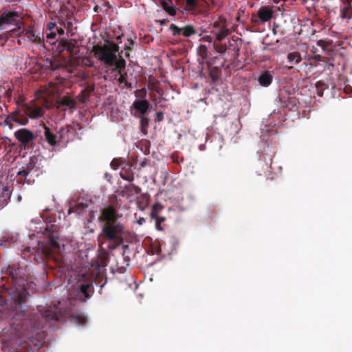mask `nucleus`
I'll return each instance as SVG.
<instances>
[{
  "mask_svg": "<svg viewBox=\"0 0 352 352\" xmlns=\"http://www.w3.org/2000/svg\"><path fill=\"white\" fill-rule=\"evenodd\" d=\"M25 290L17 293L10 304L12 323L8 335L1 337L2 350L5 352H25L30 347L41 345L44 333V322H58L59 315L54 309L39 311L38 314L29 311L27 316Z\"/></svg>",
  "mask_w": 352,
  "mask_h": 352,
  "instance_id": "f257e3e1",
  "label": "nucleus"
},
{
  "mask_svg": "<svg viewBox=\"0 0 352 352\" xmlns=\"http://www.w3.org/2000/svg\"><path fill=\"white\" fill-rule=\"evenodd\" d=\"M122 214L118 212L112 206L101 209L98 218L100 227L98 241L101 248L107 243L106 248L113 250L124 242L129 231L125 224L122 222Z\"/></svg>",
  "mask_w": 352,
  "mask_h": 352,
  "instance_id": "f03ea898",
  "label": "nucleus"
},
{
  "mask_svg": "<svg viewBox=\"0 0 352 352\" xmlns=\"http://www.w3.org/2000/svg\"><path fill=\"white\" fill-rule=\"evenodd\" d=\"M120 47L113 42L107 45H94L93 52L96 58L102 61L106 66L113 67L117 60L116 53L119 52Z\"/></svg>",
  "mask_w": 352,
  "mask_h": 352,
  "instance_id": "7ed1b4c3",
  "label": "nucleus"
},
{
  "mask_svg": "<svg viewBox=\"0 0 352 352\" xmlns=\"http://www.w3.org/2000/svg\"><path fill=\"white\" fill-rule=\"evenodd\" d=\"M29 121V117L27 112V104L23 106L21 109L14 111L8 114L5 120L4 123L8 126L10 129L14 128V123L19 125H27Z\"/></svg>",
  "mask_w": 352,
  "mask_h": 352,
  "instance_id": "20e7f679",
  "label": "nucleus"
},
{
  "mask_svg": "<svg viewBox=\"0 0 352 352\" xmlns=\"http://www.w3.org/2000/svg\"><path fill=\"white\" fill-rule=\"evenodd\" d=\"M14 135L25 149L33 148L35 146L34 141L36 135L27 128H21L14 133Z\"/></svg>",
  "mask_w": 352,
  "mask_h": 352,
  "instance_id": "39448f33",
  "label": "nucleus"
},
{
  "mask_svg": "<svg viewBox=\"0 0 352 352\" xmlns=\"http://www.w3.org/2000/svg\"><path fill=\"white\" fill-rule=\"evenodd\" d=\"M213 30L212 32L218 41H221L230 34V30L227 26L226 17L220 16L218 20L212 23Z\"/></svg>",
  "mask_w": 352,
  "mask_h": 352,
  "instance_id": "423d86ee",
  "label": "nucleus"
},
{
  "mask_svg": "<svg viewBox=\"0 0 352 352\" xmlns=\"http://www.w3.org/2000/svg\"><path fill=\"white\" fill-rule=\"evenodd\" d=\"M169 29L174 36H183L184 37H190L195 35L197 33V30L192 25H186L181 28L177 25L172 23L170 25Z\"/></svg>",
  "mask_w": 352,
  "mask_h": 352,
  "instance_id": "0eeeda50",
  "label": "nucleus"
},
{
  "mask_svg": "<svg viewBox=\"0 0 352 352\" xmlns=\"http://www.w3.org/2000/svg\"><path fill=\"white\" fill-rule=\"evenodd\" d=\"M60 45L62 51H66L72 56L76 55L80 52L78 42L74 38L67 40L62 38L60 39Z\"/></svg>",
  "mask_w": 352,
  "mask_h": 352,
  "instance_id": "6e6552de",
  "label": "nucleus"
},
{
  "mask_svg": "<svg viewBox=\"0 0 352 352\" xmlns=\"http://www.w3.org/2000/svg\"><path fill=\"white\" fill-rule=\"evenodd\" d=\"M43 136L44 140L49 144L50 146L54 147L60 145V141L58 139V132H54L51 128L43 124Z\"/></svg>",
  "mask_w": 352,
  "mask_h": 352,
  "instance_id": "1a4fd4ad",
  "label": "nucleus"
},
{
  "mask_svg": "<svg viewBox=\"0 0 352 352\" xmlns=\"http://www.w3.org/2000/svg\"><path fill=\"white\" fill-rule=\"evenodd\" d=\"M20 17L17 11L6 10L0 15V30H3V25H10Z\"/></svg>",
  "mask_w": 352,
  "mask_h": 352,
  "instance_id": "9d476101",
  "label": "nucleus"
},
{
  "mask_svg": "<svg viewBox=\"0 0 352 352\" xmlns=\"http://www.w3.org/2000/svg\"><path fill=\"white\" fill-rule=\"evenodd\" d=\"M178 6L189 13L196 14L198 11L200 0H175Z\"/></svg>",
  "mask_w": 352,
  "mask_h": 352,
  "instance_id": "9b49d317",
  "label": "nucleus"
},
{
  "mask_svg": "<svg viewBox=\"0 0 352 352\" xmlns=\"http://www.w3.org/2000/svg\"><path fill=\"white\" fill-rule=\"evenodd\" d=\"M45 234L48 237L51 248L56 250L60 249V245L57 241L58 235L56 227L54 226H47L45 230Z\"/></svg>",
  "mask_w": 352,
  "mask_h": 352,
  "instance_id": "f8f14e48",
  "label": "nucleus"
},
{
  "mask_svg": "<svg viewBox=\"0 0 352 352\" xmlns=\"http://www.w3.org/2000/svg\"><path fill=\"white\" fill-rule=\"evenodd\" d=\"M274 14L273 8L270 6H261L258 10L257 16L259 21L265 23L272 19Z\"/></svg>",
  "mask_w": 352,
  "mask_h": 352,
  "instance_id": "ddd939ff",
  "label": "nucleus"
},
{
  "mask_svg": "<svg viewBox=\"0 0 352 352\" xmlns=\"http://www.w3.org/2000/svg\"><path fill=\"white\" fill-rule=\"evenodd\" d=\"M342 3L340 16L342 19L350 20L352 18V0H340Z\"/></svg>",
  "mask_w": 352,
  "mask_h": 352,
  "instance_id": "4468645a",
  "label": "nucleus"
},
{
  "mask_svg": "<svg viewBox=\"0 0 352 352\" xmlns=\"http://www.w3.org/2000/svg\"><path fill=\"white\" fill-rule=\"evenodd\" d=\"M133 109L141 114L142 116L145 114L149 109L150 103L146 99L142 100H135L133 104Z\"/></svg>",
  "mask_w": 352,
  "mask_h": 352,
  "instance_id": "2eb2a0df",
  "label": "nucleus"
},
{
  "mask_svg": "<svg viewBox=\"0 0 352 352\" xmlns=\"http://www.w3.org/2000/svg\"><path fill=\"white\" fill-rule=\"evenodd\" d=\"M74 131V129L71 125L60 127L59 131H57L60 144L61 142H67L69 139L70 135L73 133Z\"/></svg>",
  "mask_w": 352,
  "mask_h": 352,
  "instance_id": "dca6fc26",
  "label": "nucleus"
},
{
  "mask_svg": "<svg viewBox=\"0 0 352 352\" xmlns=\"http://www.w3.org/2000/svg\"><path fill=\"white\" fill-rule=\"evenodd\" d=\"M140 193H141V189L140 186L133 184L126 185L122 190L123 196L126 197L127 198L134 197L135 195H138Z\"/></svg>",
  "mask_w": 352,
  "mask_h": 352,
  "instance_id": "f3484780",
  "label": "nucleus"
},
{
  "mask_svg": "<svg viewBox=\"0 0 352 352\" xmlns=\"http://www.w3.org/2000/svg\"><path fill=\"white\" fill-rule=\"evenodd\" d=\"M24 35L26 36L28 41L35 43H39L41 42V37L38 35H36L32 30V26H29L27 30H22L19 33V36Z\"/></svg>",
  "mask_w": 352,
  "mask_h": 352,
  "instance_id": "a211bd4d",
  "label": "nucleus"
},
{
  "mask_svg": "<svg viewBox=\"0 0 352 352\" xmlns=\"http://www.w3.org/2000/svg\"><path fill=\"white\" fill-rule=\"evenodd\" d=\"M120 176L123 179L132 182L134 180V172L129 164H125L120 171Z\"/></svg>",
  "mask_w": 352,
  "mask_h": 352,
  "instance_id": "6ab92c4d",
  "label": "nucleus"
},
{
  "mask_svg": "<svg viewBox=\"0 0 352 352\" xmlns=\"http://www.w3.org/2000/svg\"><path fill=\"white\" fill-rule=\"evenodd\" d=\"M163 9L170 16L176 15L177 11L172 0H160Z\"/></svg>",
  "mask_w": 352,
  "mask_h": 352,
  "instance_id": "aec40b11",
  "label": "nucleus"
},
{
  "mask_svg": "<svg viewBox=\"0 0 352 352\" xmlns=\"http://www.w3.org/2000/svg\"><path fill=\"white\" fill-rule=\"evenodd\" d=\"M94 90V86H87L85 89H82L78 96V100L80 103L85 104L91 96Z\"/></svg>",
  "mask_w": 352,
  "mask_h": 352,
  "instance_id": "412c9836",
  "label": "nucleus"
},
{
  "mask_svg": "<svg viewBox=\"0 0 352 352\" xmlns=\"http://www.w3.org/2000/svg\"><path fill=\"white\" fill-rule=\"evenodd\" d=\"M88 207L87 202H77L74 205H70L67 213H77L80 214L83 212V210Z\"/></svg>",
  "mask_w": 352,
  "mask_h": 352,
  "instance_id": "4be33fe9",
  "label": "nucleus"
},
{
  "mask_svg": "<svg viewBox=\"0 0 352 352\" xmlns=\"http://www.w3.org/2000/svg\"><path fill=\"white\" fill-rule=\"evenodd\" d=\"M58 103L60 107L65 106L67 108L69 109H74L76 108V102L74 98L67 96L60 98Z\"/></svg>",
  "mask_w": 352,
  "mask_h": 352,
  "instance_id": "5701e85b",
  "label": "nucleus"
},
{
  "mask_svg": "<svg viewBox=\"0 0 352 352\" xmlns=\"http://www.w3.org/2000/svg\"><path fill=\"white\" fill-rule=\"evenodd\" d=\"M279 100L283 107H287L289 104H294L295 98L287 96L286 91L281 90L279 94Z\"/></svg>",
  "mask_w": 352,
  "mask_h": 352,
  "instance_id": "b1692460",
  "label": "nucleus"
},
{
  "mask_svg": "<svg viewBox=\"0 0 352 352\" xmlns=\"http://www.w3.org/2000/svg\"><path fill=\"white\" fill-rule=\"evenodd\" d=\"M21 270L20 268H15L13 266H9L7 270V274L10 276V277L14 281V285L17 284L18 279L20 278V274H21Z\"/></svg>",
  "mask_w": 352,
  "mask_h": 352,
  "instance_id": "393cba45",
  "label": "nucleus"
},
{
  "mask_svg": "<svg viewBox=\"0 0 352 352\" xmlns=\"http://www.w3.org/2000/svg\"><path fill=\"white\" fill-rule=\"evenodd\" d=\"M258 81L261 86L268 87L273 81V76L271 74L266 72L259 76Z\"/></svg>",
  "mask_w": 352,
  "mask_h": 352,
  "instance_id": "a878e982",
  "label": "nucleus"
},
{
  "mask_svg": "<svg viewBox=\"0 0 352 352\" xmlns=\"http://www.w3.org/2000/svg\"><path fill=\"white\" fill-rule=\"evenodd\" d=\"M26 111L28 114L29 118H41L43 115V111L41 108H32L31 106L26 104Z\"/></svg>",
  "mask_w": 352,
  "mask_h": 352,
  "instance_id": "bb28decb",
  "label": "nucleus"
},
{
  "mask_svg": "<svg viewBox=\"0 0 352 352\" xmlns=\"http://www.w3.org/2000/svg\"><path fill=\"white\" fill-rule=\"evenodd\" d=\"M122 51L119 53L120 58H117V60H115V64L113 65L114 66L113 71H118V74L122 73V70L126 67V60L122 58Z\"/></svg>",
  "mask_w": 352,
  "mask_h": 352,
  "instance_id": "cd10ccee",
  "label": "nucleus"
},
{
  "mask_svg": "<svg viewBox=\"0 0 352 352\" xmlns=\"http://www.w3.org/2000/svg\"><path fill=\"white\" fill-rule=\"evenodd\" d=\"M80 290L86 298L90 297L94 292V287L91 284L82 285Z\"/></svg>",
  "mask_w": 352,
  "mask_h": 352,
  "instance_id": "c85d7f7f",
  "label": "nucleus"
},
{
  "mask_svg": "<svg viewBox=\"0 0 352 352\" xmlns=\"http://www.w3.org/2000/svg\"><path fill=\"white\" fill-rule=\"evenodd\" d=\"M209 75L213 82L219 80L221 76V69L218 67H210Z\"/></svg>",
  "mask_w": 352,
  "mask_h": 352,
  "instance_id": "c756f323",
  "label": "nucleus"
},
{
  "mask_svg": "<svg viewBox=\"0 0 352 352\" xmlns=\"http://www.w3.org/2000/svg\"><path fill=\"white\" fill-rule=\"evenodd\" d=\"M287 59L289 62L298 64L302 60L300 54L298 52H290L287 54Z\"/></svg>",
  "mask_w": 352,
  "mask_h": 352,
  "instance_id": "7c9ffc66",
  "label": "nucleus"
},
{
  "mask_svg": "<svg viewBox=\"0 0 352 352\" xmlns=\"http://www.w3.org/2000/svg\"><path fill=\"white\" fill-rule=\"evenodd\" d=\"M151 217L152 219L155 220V228L156 229L159 230H162L163 228L161 227V223L166 221V218L164 217H160V216H158L155 212H152L151 213Z\"/></svg>",
  "mask_w": 352,
  "mask_h": 352,
  "instance_id": "2f4dec72",
  "label": "nucleus"
},
{
  "mask_svg": "<svg viewBox=\"0 0 352 352\" xmlns=\"http://www.w3.org/2000/svg\"><path fill=\"white\" fill-rule=\"evenodd\" d=\"M10 196L8 192V190H4L0 195V210L4 208L8 205V200L9 199Z\"/></svg>",
  "mask_w": 352,
  "mask_h": 352,
  "instance_id": "473e14b6",
  "label": "nucleus"
},
{
  "mask_svg": "<svg viewBox=\"0 0 352 352\" xmlns=\"http://www.w3.org/2000/svg\"><path fill=\"white\" fill-rule=\"evenodd\" d=\"M14 23L16 25V28H14L13 30H10V32L12 33H17L18 36H19V33L22 30H24L23 28V21L21 20V16L18 18V20L16 21H14Z\"/></svg>",
  "mask_w": 352,
  "mask_h": 352,
  "instance_id": "72a5a7b5",
  "label": "nucleus"
},
{
  "mask_svg": "<svg viewBox=\"0 0 352 352\" xmlns=\"http://www.w3.org/2000/svg\"><path fill=\"white\" fill-rule=\"evenodd\" d=\"M327 88V84L322 81H318L316 83V94L319 96H323V91Z\"/></svg>",
  "mask_w": 352,
  "mask_h": 352,
  "instance_id": "f704fd0d",
  "label": "nucleus"
},
{
  "mask_svg": "<svg viewBox=\"0 0 352 352\" xmlns=\"http://www.w3.org/2000/svg\"><path fill=\"white\" fill-rule=\"evenodd\" d=\"M140 118L141 131L144 134H146L147 133L146 129L148 126L149 120H148V118H147L146 117H144V116H140Z\"/></svg>",
  "mask_w": 352,
  "mask_h": 352,
  "instance_id": "c9c22d12",
  "label": "nucleus"
},
{
  "mask_svg": "<svg viewBox=\"0 0 352 352\" xmlns=\"http://www.w3.org/2000/svg\"><path fill=\"white\" fill-rule=\"evenodd\" d=\"M134 43L133 38H130L127 39V43L124 46L125 55L126 58L129 57L130 52L131 51V46H133Z\"/></svg>",
  "mask_w": 352,
  "mask_h": 352,
  "instance_id": "e433bc0d",
  "label": "nucleus"
},
{
  "mask_svg": "<svg viewBox=\"0 0 352 352\" xmlns=\"http://www.w3.org/2000/svg\"><path fill=\"white\" fill-rule=\"evenodd\" d=\"M213 48L217 52L220 54H224L227 50L226 45L218 43H213Z\"/></svg>",
  "mask_w": 352,
  "mask_h": 352,
  "instance_id": "4c0bfd02",
  "label": "nucleus"
},
{
  "mask_svg": "<svg viewBox=\"0 0 352 352\" xmlns=\"http://www.w3.org/2000/svg\"><path fill=\"white\" fill-rule=\"evenodd\" d=\"M33 168V165L31 163L27 164L26 168L18 172L17 175L23 177H26L29 174L30 170Z\"/></svg>",
  "mask_w": 352,
  "mask_h": 352,
  "instance_id": "58836bf2",
  "label": "nucleus"
},
{
  "mask_svg": "<svg viewBox=\"0 0 352 352\" xmlns=\"http://www.w3.org/2000/svg\"><path fill=\"white\" fill-rule=\"evenodd\" d=\"M135 96L138 98H141V100L145 99L146 97V88H142L140 89H137L135 91Z\"/></svg>",
  "mask_w": 352,
  "mask_h": 352,
  "instance_id": "ea45409f",
  "label": "nucleus"
},
{
  "mask_svg": "<svg viewBox=\"0 0 352 352\" xmlns=\"http://www.w3.org/2000/svg\"><path fill=\"white\" fill-rule=\"evenodd\" d=\"M236 40H235L234 38L229 39L227 43L225 44V45H226V47H227V49H232V48L233 50L239 51V48L236 47Z\"/></svg>",
  "mask_w": 352,
  "mask_h": 352,
  "instance_id": "a19ab883",
  "label": "nucleus"
},
{
  "mask_svg": "<svg viewBox=\"0 0 352 352\" xmlns=\"http://www.w3.org/2000/svg\"><path fill=\"white\" fill-rule=\"evenodd\" d=\"M207 47L206 45H201L199 46V52L203 59L207 58Z\"/></svg>",
  "mask_w": 352,
  "mask_h": 352,
  "instance_id": "79ce46f5",
  "label": "nucleus"
},
{
  "mask_svg": "<svg viewBox=\"0 0 352 352\" xmlns=\"http://www.w3.org/2000/svg\"><path fill=\"white\" fill-rule=\"evenodd\" d=\"M74 320L79 324H84L87 322V318L84 316L78 315L74 317Z\"/></svg>",
  "mask_w": 352,
  "mask_h": 352,
  "instance_id": "37998d69",
  "label": "nucleus"
},
{
  "mask_svg": "<svg viewBox=\"0 0 352 352\" xmlns=\"http://www.w3.org/2000/svg\"><path fill=\"white\" fill-rule=\"evenodd\" d=\"M141 199L143 201H146V205H147L148 196H147L146 194H142L140 197H138L137 203L138 205L141 204Z\"/></svg>",
  "mask_w": 352,
  "mask_h": 352,
  "instance_id": "c03bdc74",
  "label": "nucleus"
},
{
  "mask_svg": "<svg viewBox=\"0 0 352 352\" xmlns=\"http://www.w3.org/2000/svg\"><path fill=\"white\" fill-rule=\"evenodd\" d=\"M327 44H328V42L325 41V40L319 39L317 41V45L319 47H321L324 49L326 48V47L327 46Z\"/></svg>",
  "mask_w": 352,
  "mask_h": 352,
  "instance_id": "a18cd8bd",
  "label": "nucleus"
},
{
  "mask_svg": "<svg viewBox=\"0 0 352 352\" xmlns=\"http://www.w3.org/2000/svg\"><path fill=\"white\" fill-rule=\"evenodd\" d=\"M56 36V33L54 31H49L47 32V38L48 39H54Z\"/></svg>",
  "mask_w": 352,
  "mask_h": 352,
  "instance_id": "49530a36",
  "label": "nucleus"
},
{
  "mask_svg": "<svg viewBox=\"0 0 352 352\" xmlns=\"http://www.w3.org/2000/svg\"><path fill=\"white\" fill-rule=\"evenodd\" d=\"M126 74H122V73L120 74V78L118 79V82L120 83H124L126 82Z\"/></svg>",
  "mask_w": 352,
  "mask_h": 352,
  "instance_id": "de8ad7c7",
  "label": "nucleus"
},
{
  "mask_svg": "<svg viewBox=\"0 0 352 352\" xmlns=\"http://www.w3.org/2000/svg\"><path fill=\"white\" fill-rule=\"evenodd\" d=\"M111 167L113 168V169H117L119 168V166H120V162L118 160H115V158L112 160L111 163Z\"/></svg>",
  "mask_w": 352,
  "mask_h": 352,
  "instance_id": "09e8293b",
  "label": "nucleus"
},
{
  "mask_svg": "<svg viewBox=\"0 0 352 352\" xmlns=\"http://www.w3.org/2000/svg\"><path fill=\"white\" fill-rule=\"evenodd\" d=\"M56 27V23H53V22H50L48 25H47V31H52Z\"/></svg>",
  "mask_w": 352,
  "mask_h": 352,
  "instance_id": "8fccbe9b",
  "label": "nucleus"
},
{
  "mask_svg": "<svg viewBox=\"0 0 352 352\" xmlns=\"http://www.w3.org/2000/svg\"><path fill=\"white\" fill-rule=\"evenodd\" d=\"M42 251L47 256H49L51 255L52 251L50 248H42Z\"/></svg>",
  "mask_w": 352,
  "mask_h": 352,
  "instance_id": "3c124183",
  "label": "nucleus"
},
{
  "mask_svg": "<svg viewBox=\"0 0 352 352\" xmlns=\"http://www.w3.org/2000/svg\"><path fill=\"white\" fill-rule=\"evenodd\" d=\"M164 118V114L162 112H157V120L158 121H161Z\"/></svg>",
  "mask_w": 352,
  "mask_h": 352,
  "instance_id": "603ef678",
  "label": "nucleus"
},
{
  "mask_svg": "<svg viewBox=\"0 0 352 352\" xmlns=\"http://www.w3.org/2000/svg\"><path fill=\"white\" fill-rule=\"evenodd\" d=\"M56 32H58V34L60 36L64 35V33H65L64 30L63 28H56Z\"/></svg>",
  "mask_w": 352,
  "mask_h": 352,
  "instance_id": "864d4df0",
  "label": "nucleus"
},
{
  "mask_svg": "<svg viewBox=\"0 0 352 352\" xmlns=\"http://www.w3.org/2000/svg\"><path fill=\"white\" fill-rule=\"evenodd\" d=\"M203 39H204L205 41H206V42H208V43H211L212 41V37L210 36H204V37H203Z\"/></svg>",
  "mask_w": 352,
  "mask_h": 352,
  "instance_id": "5fc2aeb1",
  "label": "nucleus"
},
{
  "mask_svg": "<svg viewBox=\"0 0 352 352\" xmlns=\"http://www.w3.org/2000/svg\"><path fill=\"white\" fill-rule=\"evenodd\" d=\"M146 222V219L144 218H142V217H140L138 220V223L140 224V225H142L144 223Z\"/></svg>",
  "mask_w": 352,
  "mask_h": 352,
  "instance_id": "6e6d98bb",
  "label": "nucleus"
},
{
  "mask_svg": "<svg viewBox=\"0 0 352 352\" xmlns=\"http://www.w3.org/2000/svg\"><path fill=\"white\" fill-rule=\"evenodd\" d=\"M124 85H125V86L126 87L127 89H131L132 87L131 82H129L127 80L126 81Z\"/></svg>",
  "mask_w": 352,
  "mask_h": 352,
  "instance_id": "4d7b16f0",
  "label": "nucleus"
},
{
  "mask_svg": "<svg viewBox=\"0 0 352 352\" xmlns=\"http://www.w3.org/2000/svg\"><path fill=\"white\" fill-rule=\"evenodd\" d=\"M7 38H8V36H7V34H6V33H3L2 34L0 35V41H1V39L7 40Z\"/></svg>",
  "mask_w": 352,
  "mask_h": 352,
  "instance_id": "13d9d810",
  "label": "nucleus"
},
{
  "mask_svg": "<svg viewBox=\"0 0 352 352\" xmlns=\"http://www.w3.org/2000/svg\"><path fill=\"white\" fill-rule=\"evenodd\" d=\"M252 22L254 23H258V20L256 19V18H254V16L252 17Z\"/></svg>",
  "mask_w": 352,
  "mask_h": 352,
  "instance_id": "bf43d9fd",
  "label": "nucleus"
},
{
  "mask_svg": "<svg viewBox=\"0 0 352 352\" xmlns=\"http://www.w3.org/2000/svg\"><path fill=\"white\" fill-rule=\"evenodd\" d=\"M280 1H286V0H273L274 3H278Z\"/></svg>",
  "mask_w": 352,
  "mask_h": 352,
  "instance_id": "052dcab7",
  "label": "nucleus"
},
{
  "mask_svg": "<svg viewBox=\"0 0 352 352\" xmlns=\"http://www.w3.org/2000/svg\"><path fill=\"white\" fill-rule=\"evenodd\" d=\"M260 157H261H261H263V159L264 160H265L266 163H267V164H268V162H267L266 158H265V155H264V154H263V155H260Z\"/></svg>",
  "mask_w": 352,
  "mask_h": 352,
  "instance_id": "680f3d73",
  "label": "nucleus"
},
{
  "mask_svg": "<svg viewBox=\"0 0 352 352\" xmlns=\"http://www.w3.org/2000/svg\"><path fill=\"white\" fill-rule=\"evenodd\" d=\"M272 158H273V155H270V158H269L270 164H272Z\"/></svg>",
  "mask_w": 352,
  "mask_h": 352,
  "instance_id": "e2e57ef3",
  "label": "nucleus"
},
{
  "mask_svg": "<svg viewBox=\"0 0 352 352\" xmlns=\"http://www.w3.org/2000/svg\"><path fill=\"white\" fill-rule=\"evenodd\" d=\"M98 10V6H95L94 8V10L97 12Z\"/></svg>",
  "mask_w": 352,
  "mask_h": 352,
  "instance_id": "0e129e2a",
  "label": "nucleus"
},
{
  "mask_svg": "<svg viewBox=\"0 0 352 352\" xmlns=\"http://www.w3.org/2000/svg\"><path fill=\"white\" fill-rule=\"evenodd\" d=\"M318 58H320V55H316L314 57L315 59H318Z\"/></svg>",
  "mask_w": 352,
  "mask_h": 352,
  "instance_id": "69168bd1",
  "label": "nucleus"
},
{
  "mask_svg": "<svg viewBox=\"0 0 352 352\" xmlns=\"http://www.w3.org/2000/svg\"><path fill=\"white\" fill-rule=\"evenodd\" d=\"M293 68H294V67H293V66H290V67H289V69H293Z\"/></svg>",
  "mask_w": 352,
  "mask_h": 352,
  "instance_id": "338daca9",
  "label": "nucleus"
},
{
  "mask_svg": "<svg viewBox=\"0 0 352 352\" xmlns=\"http://www.w3.org/2000/svg\"><path fill=\"white\" fill-rule=\"evenodd\" d=\"M157 1L160 2V0H157Z\"/></svg>",
  "mask_w": 352,
  "mask_h": 352,
  "instance_id": "774afa93",
  "label": "nucleus"
}]
</instances>
